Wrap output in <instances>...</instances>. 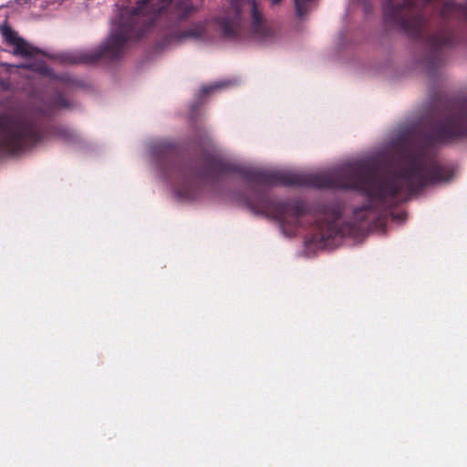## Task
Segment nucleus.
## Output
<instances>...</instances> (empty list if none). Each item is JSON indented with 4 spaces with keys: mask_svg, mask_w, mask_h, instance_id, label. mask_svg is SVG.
I'll return each instance as SVG.
<instances>
[{
    "mask_svg": "<svg viewBox=\"0 0 467 467\" xmlns=\"http://www.w3.org/2000/svg\"><path fill=\"white\" fill-rule=\"evenodd\" d=\"M28 130L20 120L4 118L0 120V143L10 151H16L22 148Z\"/></svg>",
    "mask_w": 467,
    "mask_h": 467,
    "instance_id": "obj_1",
    "label": "nucleus"
},
{
    "mask_svg": "<svg viewBox=\"0 0 467 467\" xmlns=\"http://www.w3.org/2000/svg\"><path fill=\"white\" fill-rule=\"evenodd\" d=\"M338 186L357 189L375 198H383L389 193L382 181L367 175H360L355 182L340 183Z\"/></svg>",
    "mask_w": 467,
    "mask_h": 467,
    "instance_id": "obj_2",
    "label": "nucleus"
},
{
    "mask_svg": "<svg viewBox=\"0 0 467 467\" xmlns=\"http://www.w3.org/2000/svg\"><path fill=\"white\" fill-rule=\"evenodd\" d=\"M242 12L250 16L254 37L258 40H264L269 30L264 24L263 16L256 0H244Z\"/></svg>",
    "mask_w": 467,
    "mask_h": 467,
    "instance_id": "obj_3",
    "label": "nucleus"
},
{
    "mask_svg": "<svg viewBox=\"0 0 467 467\" xmlns=\"http://www.w3.org/2000/svg\"><path fill=\"white\" fill-rule=\"evenodd\" d=\"M4 37L5 41L13 47V53L15 55L23 57H36L39 58L42 57V54L36 49L35 47H31L27 42H26L24 39L17 36V35L5 28L3 31Z\"/></svg>",
    "mask_w": 467,
    "mask_h": 467,
    "instance_id": "obj_4",
    "label": "nucleus"
},
{
    "mask_svg": "<svg viewBox=\"0 0 467 467\" xmlns=\"http://www.w3.org/2000/svg\"><path fill=\"white\" fill-rule=\"evenodd\" d=\"M130 25L118 26L112 29L111 36L107 43L106 51L114 52L119 49L129 37Z\"/></svg>",
    "mask_w": 467,
    "mask_h": 467,
    "instance_id": "obj_5",
    "label": "nucleus"
},
{
    "mask_svg": "<svg viewBox=\"0 0 467 467\" xmlns=\"http://www.w3.org/2000/svg\"><path fill=\"white\" fill-rule=\"evenodd\" d=\"M164 5V0H143L139 7L132 11V14L148 12V9L151 12L161 11Z\"/></svg>",
    "mask_w": 467,
    "mask_h": 467,
    "instance_id": "obj_6",
    "label": "nucleus"
},
{
    "mask_svg": "<svg viewBox=\"0 0 467 467\" xmlns=\"http://www.w3.org/2000/svg\"><path fill=\"white\" fill-rule=\"evenodd\" d=\"M236 27H237V23L236 22L223 21L221 24L222 31L223 32V34L226 36H233L235 33Z\"/></svg>",
    "mask_w": 467,
    "mask_h": 467,
    "instance_id": "obj_7",
    "label": "nucleus"
},
{
    "mask_svg": "<svg viewBox=\"0 0 467 467\" xmlns=\"http://www.w3.org/2000/svg\"><path fill=\"white\" fill-rule=\"evenodd\" d=\"M25 67L33 68L34 70H36L41 74H44L47 72L46 68L41 64L26 65V66H25Z\"/></svg>",
    "mask_w": 467,
    "mask_h": 467,
    "instance_id": "obj_8",
    "label": "nucleus"
},
{
    "mask_svg": "<svg viewBox=\"0 0 467 467\" xmlns=\"http://www.w3.org/2000/svg\"><path fill=\"white\" fill-rule=\"evenodd\" d=\"M223 83H215V84L212 85V86H211V87H209V88H204L202 89V91H203V92H208L210 89H216V88H221V87H223Z\"/></svg>",
    "mask_w": 467,
    "mask_h": 467,
    "instance_id": "obj_9",
    "label": "nucleus"
},
{
    "mask_svg": "<svg viewBox=\"0 0 467 467\" xmlns=\"http://www.w3.org/2000/svg\"><path fill=\"white\" fill-rule=\"evenodd\" d=\"M130 13V8L128 6H123V10H122V14H121V17L124 18V16L126 15H128Z\"/></svg>",
    "mask_w": 467,
    "mask_h": 467,
    "instance_id": "obj_10",
    "label": "nucleus"
},
{
    "mask_svg": "<svg viewBox=\"0 0 467 467\" xmlns=\"http://www.w3.org/2000/svg\"><path fill=\"white\" fill-rule=\"evenodd\" d=\"M282 2V0H271L272 5H277Z\"/></svg>",
    "mask_w": 467,
    "mask_h": 467,
    "instance_id": "obj_11",
    "label": "nucleus"
},
{
    "mask_svg": "<svg viewBox=\"0 0 467 467\" xmlns=\"http://www.w3.org/2000/svg\"><path fill=\"white\" fill-rule=\"evenodd\" d=\"M304 2V0H295L296 5L297 8L300 7V5Z\"/></svg>",
    "mask_w": 467,
    "mask_h": 467,
    "instance_id": "obj_12",
    "label": "nucleus"
},
{
    "mask_svg": "<svg viewBox=\"0 0 467 467\" xmlns=\"http://www.w3.org/2000/svg\"><path fill=\"white\" fill-rule=\"evenodd\" d=\"M412 173H418V171L412 170Z\"/></svg>",
    "mask_w": 467,
    "mask_h": 467,
    "instance_id": "obj_13",
    "label": "nucleus"
}]
</instances>
